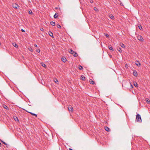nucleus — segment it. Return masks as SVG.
Here are the masks:
<instances>
[{
  "instance_id": "obj_11",
  "label": "nucleus",
  "mask_w": 150,
  "mask_h": 150,
  "mask_svg": "<svg viewBox=\"0 0 150 150\" xmlns=\"http://www.w3.org/2000/svg\"><path fill=\"white\" fill-rule=\"evenodd\" d=\"M147 103H150V100L148 98H146L145 99Z\"/></svg>"
},
{
  "instance_id": "obj_44",
  "label": "nucleus",
  "mask_w": 150,
  "mask_h": 150,
  "mask_svg": "<svg viewBox=\"0 0 150 150\" xmlns=\"http://www.w3.org/2000/svg\"><path fill=\"white\" fill-rule=\"evenodd\" d=\"M120 5H122V3H121Z\"/></svg>"
},
{
  "instance_id": "obj_31",
  "label": "nucleus",
  "mask_w": 150,
  "mask_h": 150,
  "mask_svg": "<svg viewBox=\"0 0 150 150\" xmlns=\"http://www.w3.org/2000/svg\"><path fill=\"white\" fill-rule=\"evenodd\" d=\"M4 108L6 109H8V108L7 107L6 105H4Z\"/></svg>"
},
{
  "instance_id": "obj_7",
  "label": "nucleus",
  "mask_w": 150,
  "mask_h": 150,
  "mask_svg": "<svg viewBox=\"0 0 150 150\" xmlns=\"http://www.w3.org/2000/svg\"><path fill=\"white\" fill-rule=\"evenodd\" d=\"M135 64L138 66H139L140 65V64L139 62L138 61H136L135 62Z\"/></svg>"
},
{
  "instance_id": "obj_21",
  "label": "nucleus",
  "mask_w": 150,
  "mask_h": 150,
  "mask_svg": "<svg viewBox=\"0 0 150 150\" xmlns=\"http://www.w3.org/2000/svg\"><path fill=\"white\" fill-rule=\"evenodd\" d=\"M133 84H134V86L135 87L138 86V84L137 83V82H134Z\"/></svg>"
},
{
  "instance_id": "obj_15",
  "label": "nucleus",
  "mask_w": 150,
  "mask_h": 150,
  "mask_svg": "<svg viewBox=\"0 0 150 150\" xmlns=\"http://www.w3.org/2000/svg\"><path fill=\"white\" fill-rule=\"evenodd\" d=\"M73 54V55L75 57H77L78 56L77 53L75 52H74V54Z\"/></svg>"
},
{
  "instance_id": "obj_10",
  "label": "nucleus",
  "mask_w": 150,
  "mask_h": 150,
  "mask_svg": "<svg viewBox=\"0 0 150 150\" xmlns=\"http://www.w3.org/2000/svg\"><path fill=\"white\" fill-rule=\"evenodd\" d=\"M41 64L44 67V68H46V65L45 64H44V63H41Z\"/></svg>"
},
{
  "instance_id": "obj_5",
  "label": "nucleus",
  "mask_w": 150,
  "mask_h": 150,
  "mask_svg": "<svg viewBox=\"0 0 150 150\" xmlns=\"http://www.w3.org/2000/svg\"><path fill=\"white\" fill-rule=\"evenodd\" d=\"M133 74L134 76H137L138 74L136 71L134 70V71H133Z\"/></svg>"
},
{
  "instance_id": "obj_23",
  "label": "nucleus",
  "mask_w": 150,
  "mask_h": 150,
  "mask_svg": "<svg viewBox=\"0 0 150 150\" xmlns=\"http://www.w3.org/2000/svg\"><path fill=\"white\" fill-rule=\"evenodd\" d=\"M56 83H57V84H58V81L57 80V79H54V81Z\"/></svg>"
},
{
  "instance_id": "obj_40",
  "label": "nucleus",
  "mask_w": 150,
  "mask_h": 150,
  "mask_svg": "<svg viewBox=\"0 0 150 150\" xmlns=\"http://www.w3.org/2000/svg\"><path fill=\"white\" fill-rule=\"evenodd\" d=\"M90 2L91 3H93V1L92 0H91L90 1Z\"/></svg>"
},
{
  "instance_id": "obj_25",
  "label": "nucleus",
  "mask_w": 150,
  "mask_h": 150,
  "mask_svg": "<svg viewBox=\"0 0 150 150\" xmlns=\"http://www.w3.org/2000/svg\"><path fill=\"white\" fill-rule=\"evenodd\" d=\"M117 50L118 51H119L120 52H121L122 51L121 49L120 48H118L117 49Z\"/></svg>"
},
{
  "instance_id": "obj_27",
  "label": "nucleus",
  "mask_w": 150,
  "mask_h": 150,
  "mask_svg": "<svg viewBox=\"0 0 150 150\" xmlns=\"http://www.w3.org/2000/svg\"><path fill=\"white\" fill-rule=\"evenodd\" d=\"M57 26L58 28H60L61 27V26L59 24H57Z\"/></svg>"
},
{
  "instance_id": "obj_43",
  "label": "nucleus",
  "mask_w": 150,
  "mask_h": 150,
  "mask_svg": "<svg viewBox=\"0 0 150 150\" xmlns=\"http://www.w3.org/2000/svg\"><path fill=\"white\" fill-rule=\"evenodd\" d=\"M120 5H122V3H121Z\"/></svg>"
},
{
  "instance_id": "obj_39",
  "label": "nucleus",
  "mask_w": 150,
  "mask_h": 150,
  "mask_svg": "<svg viewBox=\"0 0 150 150\" xmlns=\"http://www.w3.org/2000/svg\"><path fill=\"white\" fill-rule=\"evenodd\" d=\"M34 46L35 47H37V45L36 44H34Z\"/></svg>"
},
{
  "instance_id": "obj_14",
  "label": "nucleus",
  "mask_w": 150,
  "mask_h": 150,
  "mask_svg": "<svg viewBox=\"0 0 150 150\" xmlns=\"http://www.w3.org/2000/svg\"><path fill=\"white\" fill-rule=\"evenodd\" d=\"M50 24L51 25L53 26H54L55 25V23L53 21H52L50 22Z\"/></svg>"
},
{
  "instance_id": "obj_45",
  "label": "nucleus",
  "mask_w": 150,
  "mask_h": 150,
  "mask_svg": "<svg viewBox=\"0 0 150 150\" xmlns=\"http://www.w3.org/2000/svg\"><path fill=\"white\" fill-rule=\"evenodd\" d=\"M1 45V43L0 42V45Z\"/></svg>"
},
{
  "instance_id": "obj_4",
  "label": "nucleus",
  "mask_w": 150,
  "mask_h": 150,
  "mask_svg": "<svg viewBox=\"0 0 150 150\" xmlns=\"http://www.w3.org/2000/svg\"><path fill=\"white\" fill-rule=\"evenodd\" d=\"M69 110V112H71L73 109L72 107L71 106H69L68 107Z\"/></svg>"
},
{
  "instance_id": "obj_22",
  "label": "nucleus",
  "mask_w": 150,
  "mask_h": 150,
  "mask_svg": "<svg viewBox=\"0 0 150 150\" xmlns=\"http://www.w3.org/2000/svg\"><path fill=\"white\" fill-rule=\"evenodd\" d=\"M81 79L83 80V81H84L85 80V77L83 76H81Z\"/></svg>"
},
{
  "instance_id": "obj_18",
  "label": "nucleus",
  "mask_w": 150,
  "mask_h": 150,
  "mask_svg": "<svg viewBox=\"0 0 150 150\" xmlns=\"http://www.w3.org/2000/svg\"><path fill=\"white\" fill-rule=\"evenodd\" d=\"M109 17H110V18H111L112 19H113L114 18V16L112 14H110V15Z\"/></svg>"
},
{
  "instance_id": "obj_28",
  "label": "nucleus",
  "mask_w": 150,
  "mask_h": 150,
  "mask_svg": "<svg viewBox=\"0 0 150 150\" xmlns=\"http://www.w3.org/2000/svg\"><path fill=\"white\" fill-rule=\"evenodd\" d=\"M138 27H139V28L140 30H142V27L141 25H140V26H139Z\"/></svg>"
},
{
  "instance_id": "obj_2",
  "label": "nucleus",
  "mask_w": 150,
  "mask_h": 150,
  "mask_svg": "<svg viewBox=\"0 0 150 150\" xmlns=\"http://www.w3.org/2000/svg\"><path fill=\"white\" fill-rule=\"evenodd\" d=\"M137 39H138L141 41H144V39H143V37L140 35H139L137 36Z\"/></svg>"
},
{
  "instance_id": "obj_36",
  "label": "nucleus",
  "mask_w": 150,
  "mask_h": 150,
  "mask_svg": "<svg viewBox=\"0 0 150 150\" xmlns=\"http://www.w3.org/2000/svg\"><path fill=\"white\" fill-rule=\"evenodd\" d=\"M105 36L106 37H109V35L108 34H106L105 35Z\"/></svg>"
},
{
  "instance_id": "obj_9",
  "label": "nucleus",
  "mask_w": 150,
  "mask_h": 150,
  "mask_svg": "<svg viewBox=\"0 0 150 150\" xmlns=\"http://www.w3.org/2000/svg\"><path fill=\"white\" fill-rule=\"evenodd\" d=\"M108 48H109V49L110 50H112V51H113V48L112 47V46H111V45H109Z\"/></svg>"
},
{
  "instance_id": "obj_30",
  "label": "nucleus",
  "mask_w": 150,
  "mask_h": 150,
  "mask_svg": "<svg viewBox=\"0 0 150 150\" xmlns=\"http://www.w3.org/2000/svg\"><path fill=\"white\" fill-rule=\"evenodd\" d=\"M28 13L30 14H32L33 13L32 12L31 10L29 11Z\"/></svg>"
},
{
  "instance_id": "obj_17",
  "label": "nucleus",
  "mask_w": 150,
  "mask_h": 150,
  "mask_svg": "<svg viewBox=\"0 0 150 150\" xmlns=\"http://www.w3.org/2000/svg\"><path fill=\"white\" fill-rule=\"evenodd\" d=\"M49 35L51 37H52L53 36V34L52 32H51L49 31Z\"/></svg>"
},
{
  "instance_id": "obj_24",
  "label": "nucleus",
  "mask_w": 150,
  "mask_h": 150,
  "mask_svg": "<svg viewBox=\"0 0 150 150\" xmlns=\"http://www.w3.org/2000/svg\"><path fill=\"white\" fill-rule=\"evenodd\" d=\"M79 68L80 70H81L82 69H83V68L82 66H81V65H79Z\"/></svg>"
},
{
  "instance_id": "obj_34",
  "label": "nucleus",
  "mask_w": 150,
  "mask_h": 150,
  "mask_svg": "<svg viewBox=\"0 0 150 150\" xmlns=\"http://www.w3.org/2000/svg\"><path fill=\"white\" fill-rule=\"evenodd\" d=\"M94 9L95 11H97L98 10V8H96V7H94Z\"/></svg>"
},
{
  "instance_id": "obj_37",
  "label": "nucleus",
  "mask_w": 150,
  "mask_h": 150,
  "mask_svg": "<svg viewBox=\"0 0 150 150\" xmlns=\"http://www.w3.org/2000/svg\"><path fill=\"white\" fill-rule=\"evenodd\" d=\"M21 31L22 32H25V30L23 29H21Z\"/></svg>"
},
{
  "instance_id": "obj_12",
  "label": "nucleus",
  "mask_w": 150,
  "mask_h": 150,
  "mask_svg": "<svg viewBox=\"0 0 150 150\" xmlns=\"http://www.w3.org/2000/svg\"><path fill=\"white\" fill-rule=\"evenodd\" d=\"M120 45L121 47H122L123 48H124L125 47L124 44L122 43H120Z\"/></svg>"
},
{
  "instance_id": "obj_26",
  "label": "nucleus",
  "mask_w": 150,
  "mask_h": 150,
  "mask_svg": "<svg viewBox=\"0 0 150 150\" xmlns=\"http://www.w3.org/2000/svg\"><path fill=\"white\" fill-rule=\"evenodd\" d=\"M13 46L15 47H18V46H17V45L16 43H14L13 44Z\"/></svg>"
},
{
  "instance_id": "obj_1",
  "label": "nucleus",
  "mask_w": 150,
  "mask_h": 150,
  "mask_svg": "<svg viewBox=\"0 0 150 150\" xmlns=\"http://www.w3.org/2000/svg\"><path fill=\"white\" fill-rule=\"evenodd\" d=\"M136 119L137 121L139 122H142L141 116L139 114H137L136 116Z\"/></svg>"
},
{
  "instance_id": "obj_20",
  "label": "nucleus",
  "mask_w": 150,
  "mask_h": 150,
  "mask_svg": "<svg viewBox=\"0 0 150 150\" xmlns=\"http://www.w3.org/2000/svg\"><path fill=\"white\" fill-rule=\"evenodd\" d=\"M29 113H30L32 115L34 116H35V117H37V115L35 113H33L32 112H28Z\"/></svg>"
},
{
  "instance_id": "obj_6",
  "label": "nucleus",
  "mask_w": 150,
  "mask_h": 150,
  "mask_svg": "<svg viewBox=\"0 0 150 150\" xmlns=\"http://www.w3.org/2000/svg\"><path fill=\"white\" fill-rule=\"evenodd\" d=\"M62 61L64 62H66V57H63L61 59Z\"/></svg>"
},
{
  "instance_id": "obj_8",
  "label": "nucleus",
  "mask_w": 150,
  "mask_h": 150,
  "mask_svg": "<svg viewBox=\"0 0 150 150\" xmlns=\"http://www.w3.org/2000/svg\"><path fill=\"white\" fill-rule=\"evenodd\" d=\"M58 16V15L57 13H55V14L54 16V18H57Z\"/></svg>"
},
{
  "instance_id": "obj_3",
  "label": "nucleus",
  "mask_w": 150,
  "mask_h": 150,
  "mask_svg": "<svg viewBox=\"0 0 150 150\" xmlns=\"http://www.w3.org/2000/svg\"><path fill=\"white\" fill-rule=\"evenodd\" d=\"M13 6L14 8L17 9L18 7V6L17 4L15 3L13 4Z\"/></svg>"
},
{
  "instance_id": "obj_13",
  "label": "nucleus",
  "mask_w": 150,
  "mask_h": 150,
  "mask_svg": "<svg viewBox=\"0 0 150 150\" xmlns=\"http://www.w3.org/2000/svg\"><path fill=\"white\" fill-rule=\"evenodd\" d=\"M105 129L106 130V131L108 132L109 131H110L109 128L107 127H105Z\"/></svg>"
},
{
  "instance_id": "obj_33",
  "label": "nucleus",
  "mask_w": 150,
  "mask_h": 150,
  "mask_svg": "<svg viewBox=\"0 0 150 150\" xmlns=\"http://www.w3.org/2000/svg\"><path fill=\"white\" fill-rule=\"evenodd\" d=\"M1 142L2 143H3L4 144L6 145H7V144L4 142H3V141H1Z\"/></svg>"
},
{
  "instance_id": "obj_29",
  "label": "nucleus",
  "mask_w": 150,
  "mask_h": 150,
  "mask_svg": "<svg viewBox=\"0 0 150 150\" xmlns=\"http://www.w3.org/2000/svg\"><path fill=\"white\" fill-rule=\"evenodd\" d=\"M14 119L15 121H16L18 120V119L17 117H16V118H14Z\"/></svg>"
},
{
  "instance_id": "obj_41",
  "label": "nucleus",
  "mask_w": 150,
  "mask_h": 150,
  "mask_svg": "<svg viewBox=\"0 0 150 150\" xmlns=\"http://www.w3.org/2000/svg\"><path fill=\"white\" fill-rule=\"evenodd\" d=\"M58 9V7H56L55 8V9Z\"/></svg>"
},
{
  "instance_id": "obj_38",
  "label": "nucleus",
  "mask_w": 150,
  "mask_h": 150,
  "mask_svg": "<svg viewBox=\"0 0 150 150\" xmlns=\"http://www.w3.org/2000/svg\"><path fill=\"white\" fill-rule=\"evenodd\" d=\"M130 86H131V87L132 88H133V86H132V85L131 84V83H130Z\"/></svg>"
},
{
  "instance_id": "obj_16",
  "label": "nucleus",
  "mask_w": 150,
  "mask_h": 150,
  "mask_svg": "<svg viewBox=\"0 0 150 150\" xmlns=\"http://www.w3.org/2000/svg\"><path fill=\"white\" fill-rule=\"evenodd\" d=\"M69 52L70 53L73 54H74V52L72 50L70 49V51H69Z\"/></svg>"
},
{
  "instance_id": "obj_35",
  "label": "nucleus",
  "mask_w": 150,
  "mask_h": 150,
  "mask_svg": "<svg viewBox=\"0 0 150 150\" xmlns=\"http://www.w3.org/2000/svg\"><path fill=\"white\" fill-rule=\"evenodd\" d=\"M29 50L31 52H32L33 51V50L32 49V48H29Z\"/></svg>"
},
{
  "instance_id": "obj_32",
  "label": "nucleus",
  "mask_w": 150,
  "mask_h": 150,
  "mask_svg": "<svg viewBox=\"0 0 150 150\" xmlns=\"http://www.w3.org/2000/svg\"><path fill=\"white\" fill-rule=\"evenodd\" d=\"M36 51L38 52L39 53V52H40V50L39 49L37 50Z\"/></svg>"
},
{
  "instance_id": "obj_19",
  "label": "nucleus",
  "mask_w": 150,
  "mask_h": 150,
  "mask_svg": "<svg viewBox=\"0 0 150 150\" xmlns=\"http://www.w3.org/2000/svg\"><path fill=\"white\" fill-rule=\"evenodd\" d=\"M90 83L92 84H93L94 83V81L91 80H90Z\"/></svg>"
},
{
  "instance_id": "obj_42",
  "label": "nucleus",
  "mask_w": 150,
  "mask_h": 150,
  "mask_svg": "<svg viewBox=\"0 0 150 150\" xmlns=\"http://www.w3.org/2000/svg\"><path fill=\"white\" fill-rule=\"evenodd\" d=\"M69 150H73V149H71V148H69Z\"/></svg>"
}]
</instances>
